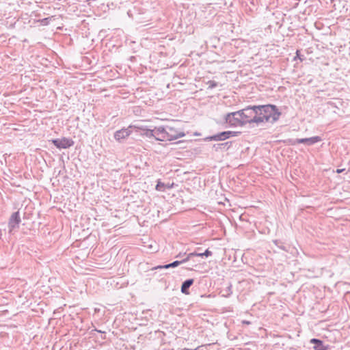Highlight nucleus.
<instances>
[{"label":"nucleus","instance_id":"obj_10","mask_svg":"<svg viewBox=\"0 0 350 350\" xmlns=\"http://www.w3.org/2000/svg\"><path fill=\"white\" fill-rule=\"evenodd\" d=\"M134 129L139 133L140 135L145 136L148 138L154 137L153 129H149L144 126H137L134 125Z\"/></svg>","mask_w":350,"mask_h":350},{"label":"nucleus","instance_id":"obj_19","mask_svg":"<svg viewBox=\"0 0 350 350\" xmlns=\"http://www.w3.org/2000/svg\"><path fill=\"white\" fill-rule=\"evenodd\" d=\"M299 139H288L287 140V144L291 146H295V145L299 144V142H298Z\"/></svg>","mask_w":350,"mask_h":350},{"label":"nucleus","instance_id":"obj_13","mask_svg":"<svg viewBox=\"0 0 350 350\" xmlns=\"http://www.w3.org/2000/svg\"><path fill=\"white\" fill-rule=\"evenodd\" d=\"M200 248L198 247L193 252L190 253V256H198V257H209L212 256L213 252L209 250V249H206L204 252H200Z\"/></svg>","mask_w":350,"mask_h":350},{"label":"nucleus","instance_id":"obj_5","mask_svg":"<svg viewBox=\"0 0 350 350\" xmlns=\"http://www.w3.org/2000/svg\"><path fill=\"white\" fill-rule=\"evenodd\" d=\"M49 142H51L58 149H66L74 145V141L72 139L67 137L53 139Z\"/></svg>","mask_w":350,"mask_h":350},{"label":"nucleus","instance_id":"obj_15","mask_svg":"<svg viewBox=\"0 0 350 350\" xmlns=\"http://www.w3.org/2000/svg\"><path fill=\"white\" fill-rule=\"evenodd\" d=\"M232 146V142H227L221 144H215L213 146V148L215 149V151H218L219 149L226 148V150L229 149Z\"/></svg>","mask_w":350,"mask_h":350},{"label":"nucleus","instance_id":"obj_26","mask_svg":"<svg viewBox=\"0 0 350 350\" xmlns=\"http://www.w3.org/2000/svg\"><path fill=\"white\" fill-rule=\"evenodd\" d=\"M243 324L250 325L251 323L249 321L244 320L243 321Z\"/></svg>","mask_w":350,"mask_h":350},{"label":"nucleus","instance_id":"obj_4","mask_svg":"<svg viewBox=\"0 0 350 350\" xmlns=\"http://www.w3.org/2000/svg\"><path fill=\"white\" fill-rule=\"evenodd\" d=\"M240 134H241L240 131H222L219 133L206 137L204 139V140L205 142L224 141L230 137H237Z\"/></svg>","mask_w":350,"mask_h":350},{"label":"nucleus","instance_id":"obj_6","mask_svg":"<svg viewBox=\"0 0 350 350\" xmlns=\"http://www.w3.org/2000/svg\"><path fill=\"white\" fill-rule=\"evenodd\" d=\"M21 221L19 211H16L13 213L8 221V228H9V233H12V232L16 229L19 228V224Z\"/></svg>","mask_w":350,"mask_h":350},{"label":"nucleus","instance_id":"obj_7","mask_svg":"<svg viewBox=\"0 0 350 350\" xmlns=\"http://www.w3.org/2000/svg\"><path fill=\"white\" fill-rule=\"evenodd\" d=\"M166 130L167 135L165 136L167 137V140L168 141H172L178 138L183 137L185 135V133L183 131H178L170 126H167Z\"/></svg>","mask_w":350,"mask_h":350},{"label":"nucleus","instance_id":"obj_1","mask_svg":"<svg viewBox=\"0 0 350 350\" xmlns=\"http://www.w3.org/2000/svg\"><path fill=\"white\" fill-rule=\"evenodd\" d=\"M258 116L260 119L258 125L264 122L274 124L279 120L282 114L275 105H258Z\"/></svg>","mask_w":350,"mask_h":350},{"label":"nucleus","instance_id":"obj_27","mask_svg":"<svg viewBox=\"0 0 350 350\" xmlns=\"http://www.w3.org/2000/svg\"><path fill=\"white\" fill-rule=\"evenodd\" d=\"M182 256L181 253H179L176 257V258H180Z\"/></svg>","mask_w":350,"mask_h":350},{"label":"nucleus","instance_id":"obj_20","mask_svg":"<svg viewBox=\"0 0 350 350\" xmlns=\"http://www.w3.org/2000/svg\"><path fill=\"white\" fill-rule=\"evenodd\" d=\"M169 266H170V264H166V265H158V266L152 267V270L162 269H169V268H170V267H169Z\"/></svg>","mask_w":350,"mask_h":350},{"label":"nucleus","instance_id":"obj_22","mask_svg":"<svg viewBox=\"0 0 350 350\" xmlns=\"http://www.w3.org/2000/svg\"><path fill=\"white\" fill-rule=\"evenodd\" d=\"M185 255H186V253H185ZM191 258H192V256H190V253H189V254H187V256L185 258H183L181 260H178V262H180V265H181V264L188 262Z\"/></svg>","mask_w":350,"mask_h":350},{"label":"nucleus","instance_id":"obj_18","mask_svg":"<svg viewBox=\"0 0 350 350\" xmlns=\"http://www.w3.org/2000/svg\"><path fill=\"white\" fill-rule=\"evenodd\" d=\"M165 184L161 183V181H158L156 185V189L157 191H163L165 190Z\"/></svg>","mask_w":350,"mask_h":350},{"label":"nucleus","instance_id":"obj_3","mask_svg":"<svg viewBox=\"0 0 350 350\" xmlns=\"http://www.w3.org/2000/svg\"><path fill=\"white\" fill-rule=\"evenodd\" d=\"M241 113V109L227 113L224 117L226 122L229 124L231 126H244L243 116Z\"/></svg>","mask_w":350,"mask_h":350},{"label":"nucleus","instance_id":"obj_14","mask_svg":"<svg viewBox=\"0 0 350 350\" xmlns=\"http://www.w3.org/2000/svg\"><path fill=\"white\" fill-rule=\"evenodd\" d=\"M310 343L314 345V350H327V346L324 345L323 342L318 338H312Z\"/></svg>","mask_w":350,"mask_h":350},{"label":"nucleus","instance_id":"obj_24","mask_svg":"<svg viewBox=\"0 0 350 350\" xmlns=\"http://www.w3.org/2000/svg\"><path fill=\"white\" fill-rule=\"evenodd\" d=\"M297 58L299 59L301 61H303L304 60V57H303V55H301L299 54V51L297 50L296 51V56L294 57V59H296Z\"/></svg>","mask_w":350,"mask_h":350},{"label":"nucleus","instance_id":"obj_9","mask_svg":"<svg viewBox=\"0 0 350 350\" xmlns=\"http://www.w3.org/2000/svg\"><path fill=\"white\" fill-rule=\"evenodd\" d=\"M166 127L159 126L154 127L153 129L154 138L157 141H165L167 140Z\"/></svg>","mask_w":350,"mask_h":350},{"label":"nucleus","instance_id":"obj_11","mask_svg":"<svg viewBox=\"0 0 350 350\" xmlns=\"http://www.w3.org/2000/svg\"><path fill=\"white\" fill-rule=\"evenodd\" d=\"M322 140L319 136H314L308 138H301L299 139V144H304L307 146H312L316 143L320 142Z\"/></svg>","mask_w":350,"mask_h":350},{"label":"nucleus","instance_id":"obj_12","mask_svg":"<svg viewBox=\"0 0 350 350\" xmlns=\"http://www.w3.org/2000/svg\"><path fill=\"white\" fill-rule=\"evenodd\" d=\"M194 280L192 278L185 280L181 285L180 291L185 295L189 294V288L193 285Z\"/></svg>","mask_w":350,"mask_h":350},{"label":"nucleus","instance_id":"obj_8","mask_svg":"<svg viewBox=\"0 0 350 350\" xmlns=\"http://www.w3.org/2000/svg\"><path fill=\"white\" fill-rule=\"evenodd\" d=\"M133 129H134V126H129L128 128L122 129L116 131L114 133L115 139L121 142L131 135Z\"/></svg>","mask_w":350,"mask_h":350},{"label":"nucleus","instance_id":"obj_21","mask_svg":"<svg viewBox=\"0 0 350 350\" xmlns=\"http://www.w3.org/2000/svg\"><path fill=\"white\" fill-rule=\"evenodd\" d=\"M207 84L208 85V88L210 89L215 88L218 85V83L215 81H208Z\"/></svg>","mask_w":350,"mask_h":350},{"label":"nucleus","instance_id":"obj_23","mask_svg":"<svg viewBox=\"0 0 350 350\" xmlns=\"http://www.w3.org/2000/svg\"><path fill=\"white\" fill-rule=\"evenodd\" d=\"M169 264H170L169 267H170V268H175V267H176L180 265V262H178V260H175V261H174V262H172L171 263H169Z\"/></svg>","mask_w":350,"mask_h":350},{"label":"nucleus","instance_id":"obj_25","mask_svg":"<svg viewBox=\"0 0 350 350\" xmlns=\"http://www.w3.org/2000/svg\"><path fill=\"white\" fill-rule=\"evenodd\" d=\"M344 171H345V169H337L336 170V173L340 174V173H342Z\"/></svg>","mask_w":350,"mask_h":350},{"label":"nucleus","instance_id":"obj_16","mask_svg":"<svg viewBox=\"0 0 350 350\" xmlns=\"http://www.w3.org/2000/svg\"><path fill=\"white\" fill-rule=\"evenodd\" d=\"M273 243L280 249H281L282 250L284 251V252H288V250L286 246H285L284 245V243L280 241V240H278V239H275V240H273Z\"/></svg>","mask_w":350,"mask_h":350},{"label":"nucleus","instance_id":"obj_2","mask_svg":"<svg viewBox=\"0 0 350 350\" xmlns=\"http://www.w3.org/2000/svg\"><path fill=\"white\" fill-rule=\"evenodd\" d=\"M258 105H249L244 109H241V113L243 116V124L244 125L249 124H256L258 126Z\"/></svg>","mask_w":350,"mask_h":350},{"label":"nucleus","instance_id":"obj_17","mask_svg":"<svg viewBox=\"0 0 350 350\" xmlns=\"http://www.w3.org/2000/svg\"><path fill=\"white\" fill-rule=\"evenodd\" d=\"M223 291L225 293L224 295V297H229L232 293V284H230L225 289L223 290Z\"/></svg>","mask_w":350,"mask_h":350}]
</instances>
